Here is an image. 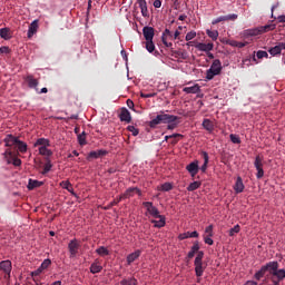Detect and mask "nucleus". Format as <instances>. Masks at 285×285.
<instances>
[{
  "label": "nucleus",
  "instance_id": "obj_1",
  "mask_svg": "<svg viewBox=\"0 0 285 285\" xmlns=\"http://www.w3.org/2000/svg\"><path fill=\"white\" fill-rule=\"evenodd\" d=\"M178 119H179V117H177V116L161 112L160 115H157L156 118L150 120L149 126L151 128H157V126H159V124H168L167 129L175 130V128L177 127Z\"/></svg>",
  "mask_w": 285,
  "mask_h": 285
},
{
  "label": "nucleus",
  "instance_id": "obj_2",
  "mask_svg": "<svg viewBox=\"0 0 285 285\" xmlns=\"http://www.w3.org/2000/svg\"><path fill=\"white\" fill-rule=\"evenodd\" d=\"M263 266L269 273L271 277L276 276L279 279H285V269H279V263L277 261L268 262Z\"/></svg>",
  "mask_w": 285,
  "mask_h": 285
},
{
  "label": "nucleus",
  "instance_id": "obj_3",
  "mask_svg": "<svg viewBox=\"0 0 285 285\" xmlns=\"http://www.w3.org/2000/svg\"><path fill=\"white\" fill-rule=\"evenodd\" d=\"M222 60L220 59H215L212 62L210 68L206 71V77L205 79H207V81H213V79H215V77H217V75H222Z\"/></svg>",
  "mask_w": 285,
  "mask_h": 285
},
{
  "label": "nucleus",
  "instance_id": "obj_4",
  "mask_svg": "<svg viewBox=\"0 0 285 285\" xmlns=\"http://www.w3.org/2000/svg\"><path fill=\"white\" fill-rule=\"evenodd\" d=\"M275 30V24H265L254 29H247L244 31L245 37H257L258 35H264L265 32H271Z\"/></svg>",
  "mask_w": 285,
  "mask_h": 285
},
{
  "label": "nucleus",
  "instance_id": "obj_5",
  "mask_svg": "<svg viewBox=\"0 0 285 285\" xmlns=\"http://www.w3.org/2000/svg\"><path fill=\"white\" fill-rule=\"evenodd\" d=\"M196 277H202L206 267L204 266V252H198L194 261Z\"/></svg>",
  "mask_w": 285,
  "mask_h": 285
},
{
  "label": "nucleus",
  "instance_id": "obj_6",
  "mask_svg": "<svg viewBox=\"0 0 285 285\" xmlns=\"http://www.w3.org/2000/svg\"><path fill=\"white\" fill-rule=\"evenodd\" d=\"M254 166L257 170V174H256L257 179H262V177H264V159L259 156H256Z\"/></svg>",
  "mask_w": 285,
  "mask_h": 285
},
{
  "label": "nucleus",
  "instance_id": "obj_7",
  "mask_svg": "<svg viewBox=\"0 0 285 285\" xmlns=\"http://www.w3.org/2000/svg\"><path fill=\"white\" fill-rule=\"evenodd\" d=\"M142 206L145 208H147V213H149V215L151 217H154V219L160 216L159 209H157V207H155L153 202H145V203H142Z\"/></svg>",
  "mask_w": 285,
  "mask_h": 285
},
{
  "label": "nucleus",
  "instance_id": "obj_8",
  "mask_svg": "<svg viewBox=\"0 0 285 285\" xmlns=\"http://www.w3.org/2000/svg\"><path fill=\"white\" fill-rule=\"evenodd\" d=\"M80 247H81V245L79 244V242H77V239L70 240L68 244L70 257H77V253H79Z\"/></svg>",
  "mask_w": 285,
  "mask_h": 285
},
{
  "label": "nucleus",
  "instance_id": "obj_9",
  "mask_svg": "<svg viewBox=\"0 0 285 285\" xmlns=\"http://www.w3.org/2000/svg\"><path fill=\"white\" fill-rule=\"evenodd\" d=\"M7 148H17V144H19V138L14 137L12 134H8L3 139Z\"/></svg>",
  "mask_w": 285,
  "mask_h": 285
},
{
  "label": "nucleus",
  "instance_id": "obj_10",
  "mask_svg": "<svg viewBox=\"0 0 285 285\" xmlns=\"http://www.w3.org/2000/svg\"><path fill=\"white\" fill-rule=\"evenodd\" d=\"M237 14L236 13H230V14H227V16H220L216 19H214L212 21L213 26H217V23H222V21H236L237 19Z\"/></svg>",
  "mask_w": 285,
  "mask_h": 285
},
{
  "label": "nucleus",
  "instance_id": "obj_11",
  "mask_svg": "<svg viewBox=\"0 0 285 285\" xmlns=\"http://www.w3.org/2000/svg\"><path fill=\"white\" fill-rule=\"evenodd\" d=\"M0 271L4 273L6 277H10V273H12V262L10 261L0 262Z\"/></svg>",
  "mask_w": 285,
  "mask_h": 285
},
{
  "label": "nucleus",
  "instance_id": "obj_12",
  "mask_svg": "<svg viewBox=\"0 0 285 285\" xmlns=\"http://www.w3.org/2000/svg\"><path fill=\"white\" fill-rule=\"evenodd\" d=\"M120 121H125L126 124H130L132 121V116L130 115V111L126 108L122 107L120 109V114L118 115Z\"/></svg>",
  "mask_w": 285,
  "mask_h": 285
},
{
  "label": "nucleus",
  "instance_id": "obj_13",
  "mask_svg": "<svg viewBox=\"0 0 285 285\" xmlns=\"http://www.w3.org/2000/svg\"><path fill=\"white\" fill-rule=\"evenodd\" d=\"M39 30V20H33L28 29V33L27 37L28 39H32V37H35V35H37V31Z\"/></svg>",
  "mask_w": 285,
  "mask_h": 285
},
{
  "label": "nucleus",
  "instance_id": "obj_14",
  "mask_svg": "<svg viewBox=\"0 0 285 285\" xmlns=\"http://www.w3.org/2000/svg\"><path fill=\"white\" fill-rule=\"evenodd\" d=\"M195 48L200 52H210V50L215 48V45L213 42H208V43L198 42L197 45H195Z\"/></svg>",
  "mask_w": 285,
  "mask_h": 285
},
{
  "label": "nucleus",
  "instance_id": "obj_15",
  "mask_svg": "<svg viewBox=\"0 0 285 285\" xmlns=\"http://www.w3.org/2000/svg\"><path fill=\"white\" fill-rule=\"evenodd\" d=\"M142 35H144L146 41H153V39L155 38V28L144 27Z\"/></svg>",
  "mask_w": 285,
  "mask_h": 285
},
{
  "label": "nucleus",
  "instance_id": "obj_16",
  "mask_svg": "<svg viewBox=\"0 0 285 285\" xmlns=\"http://www.w3.org/2000/svg\"><path fill=\"white\" fill-rule=\"evenodd\" d=\"M26 81L29 86V88H35L36 92H39V80L35 79L32 75H29L26 77Z\"/></svg>",
  "mask_w": 285,
  "mask_h": 285
},
{
  "label": "nucleus",
  "instance_id": "obj_17",
  "mask_svg": "<svg viewBox=\"0 0 285 285\" xmlns=\"http://www.w3.org/2000/svg\"><path fill=\"white\" fill-rule=\"evenodd\" d=\"M106 155H108L107 150H104V149L94 150L89 153L88 159H99V157H106Z\"/></svg>",
  "mask_w": 285,
  "mask_h": 285
},
{
  "label": "nucleus",
  "instance_id": "obj_18",
  "mask_svg": "<svg viewBox=\"0 0 285 285\" xmlns=\"http://www.w3.org/2000/svg\"><path fill=\"white\" fill-rule=\"evenodd\" d=\"M199 253H202V250H199V242H195L187 254V259H193V257H195V255H198Z\"/></svg>",
  "mask_w": 285,
  "mask_h": 285
},
{
  "label": "nucleus",
  "instance_id": "obj_19",
  "mask_svg": "<svg viewBox=\"0 0 285 285\" xmlns=\"http://www.w3.org/2000/svg\"><path fill=\"white\" fill-rule=\"evenodd\" d=\"M244 180L240 176L237 177L236 183L234 185V190L236 195H239V193H244Z\"/></svg>",
  "mask_w": 285,
  "mask_h": 285
},
{
  "label": "nucleus",
  "instance_id": "obj_20",
  "mask_svg": "<svg viewBox=\"0 0 285 285\" xmlns=\"http://www.w3.org/2000/svg\"><path fill=\"white\" fill-rule=\"evenodd\" d=\"M156 219H159V220H155V219L151 220V224H154L155 228H164V226H166V216L160 215V216H157Z\"/></svg>",
  "mask_w": 285,
  "mask_h": 285
},
{
  "label": "nucleus",
  "instance_id": "obj_21",
  "mask_svg": "<svg viewBox=\"0 0 285 285\" xmlns=\"http://www.w3.org/2000/svg\"><path fill=\"white\" fill-rule=\"evenodd\" d=\"M186 170H188L191 177H195V175L199 173V165L197 164V161L190 163L189 165H187Z\"/></svg>",
  "mask_w": 285,
  "mask_h": 285
},
{
  "label": "nucleus",
  "instance_id": "obj_22",
  "mask_svg": "<svg viewBox=\"0 0 285 285\" xmlns=\"http://www.w3.org/2000/svg\"><path fill=\"white\" fill-rule=\"evenodd\" d=\"M203 128L207 130V132H213L215 130V122H213L210 119L205 118L202 124Z\"/></svg>",
  "mask_w": 285,
  "mask_h": 285
},
{
  "label": "nucleus",
  "instance_id": "obj_23",
  "mask_svg": "<svg viewBox=\"0 0 285 285\" xmlns=\"http://www.w3.org/2000/svg\"><path fill=\"white\" fill-rule=\"evenodd\" d=\"M141 256V250L137 249L134 253L129 254L127 256V264L128 266H130V264H132V262H136V259H139V257Z\"/></svg>",
  "mask_w": 285,
  "mask_h": 285
},
{
  "label": "nucleus",
  "instance_id": "obj_24",
  "mask_svg": "<svg viewBox=\"0 0 285 285\" xmlns=\"http://www.w3.org/2000/svg\"><path fill=\"white\" fill-rule=\"evenodd\" d=\"M60 186L65 188V190H68L73 197H77V194L75 193V188H72V184L68 180H63L60 183Z\"/></svg>",
  "mask_w": 285,
  "mask_h": 285
},
{
  "label": "nucleus",
  "instance_id": "obj_25",
  "mask_svg": "<svg viewBox=\"0 0 285 285\" xmlns=\"http://www.w3.org/2000/svg\"><path fill=\"white\" fill-rule=\"evenodd\" d=\"M197 238L199 237V233L197 232H186V233H183V234H179L178 236V239L184 240V239H188V238Z\"/></svg>",
  "mask_w": 285,
  "mask_h": 285
},
{
  "label": "nucleus",
  "instance_id": "obj_26",
  "mask_svg": "<svg viewBox=\"0 0 285 285\" xmlns=\"http://www.w3.org/2000/svg\"><path fill=\"white\" fill-rule=\"evenodd\" d=\"M200 90V87L196 83L191 87H185L183 89V92H186L187 95H197V92H199Z\"/></svg>",
  "mask_w": 285,
  "mask_h": 285
},
{
  "label": "nucleus",
  "instance_id": "obj_27",
  "mask_svg": "<svg viewBox=\"0 0 285 285\" xmlns=\"http://www.w3.org/2000/svg\"><path fill=\"white\" fill-rule=\"evenodd\" d=\"M33 146L35 148H37V146H40V148H49L50 140L48 138H38Z\"/></svg>",
  "mask_w": 285,
  "mask_h": 285
},
{
  "label": "nucleus",
  "instance_id": "obj_28",
  "mask_svg": "<svg viewBox=\"0 0 285 285\" xmlns=\"http://www.w3.org/2000/svg\"><path fill=\"white\" fill-rule=\"evenodd\" d=\"M138 4L142 17H148V4L146 3V0H138Z\"/></svg>",
  "mask_w": 285,
  "mask_h": 285
},
{
  "label": "nucleus",
  "instance_id": "obj_29",
  "mask_svg": "<svg viewBox=\"0 0 285 285\" xmlns=\"http://www.w3.org/2000/svg\"><path fill=\"white\" fill-rule=\"evenodd\" d=\"M134 196H135V187H130L122 195L119 196V202H121V199H129V197H134Z\"/></svg>",
  "mask_w": 285,
  "mask_h": 285
},
{
  "label": "nucleus",
  "instance_id": "obj_30",
  "mask_svg": "<svg viewBox=\"0 0 285 285\" xmlns=\"http://www.w3.org/2000/svg\"><path fill=\"white\" fill-rule=\"evenodd\" d=\"M41 186H43V181L29 179V183H28L29 190H35V188H41Z\"/></svg>",
  "mask_w": 285,
  "mask_h": 285
},
{
  "label": "nucleus",
  "instance_id": "obj_31",
  "mask_svg": "<svg viewBox=\"0 0 285 285\" xmlns=\"http://www.w3.org/2000/svg\"><path fill=\"white\" fill-rule=\"evenodd\" d=\"M202 157L204 159V164L200 167V170L202 173H206V170L208 169V160H209L208 153L202 151Z\"/></svg>",
  "mask_w": 285,
  "mask_h": 285
},
{
  "label": "nucleus",
  "instance_id": "obj_32",
  "mask_svg": "<svg viewBox=\"0 0 285 285\" xmlns=\"http://www.w3.org/2000/svg\"><path fill=\"white\" fill-rule=\"evenodd\" d=\"M0 37L1 39H4V41L12 39V36L10 35V28L0 29Z\"/></svg>",
  "mask_w": 285,
  "mask_h": 285
},
{
  "label": "nucleus",
  "instance_id": "obj_33",
  "mask_svg": "<svg viewBox=\"0 0 285 285\" xmlns=\"http://www.w3.org/2000/svg\"><path fill=\"white\" fill-rule=\"evenodd\" d=\"M101 271H104V267L99 265L97 262L91 264L90 273H92V275H97V273H101Z\"/></svg>",
  "mask_w": 285,
  "mask_h": 285
},
{
  "label": "nucleus",
  "instance_id": "obj_34",
  "mask_svg": "<svg viewBox=\"0 0 285 285\" xmlns=\"http://www.w3.org/2000/svg\"><path fill=\"white\" fill-rule=\"evenodd\" d=\"M206 33H207V37H209V39H213V41H217V38L219 37V31L217 30L207 29Z\"/></svg>",
  "mask_w": 285,
  "mask_h": 285
},
{
  "label": "nucleus",
  "instance_id": "obj_35",
  "mask_svg": "<svg viewBox=\"0 0 285 285\" xmlns=\"http://www.w3.org/2000/svg\"><path fill=\"white\" fill-rule=\"evenodd\" d=\"M16 148H18L19 153H28V144H26L21 140H18Z\"/></svg>",
  "mask_w": 285,
  "mask_h": 285
},
{
  "label": "nucleus",
  "instance_id": "obj_36",
  "mask_svg": "<svg viewBox=\"0 0 285 285\" xmlns=\"http://www.w3.org/2000/svg\"><path fill=\"white\" fill-rule=\"evenodd\" d=\"M39 155H42V157H52V150L48 149V147H39Z\"/></svg>",
  "mask_w": 285,
  "mask_h": 285
},
{
  "label": "nucleus",
  "instance_id": "obj_37",
  "mask_svg": "<svg viewBox=\"0 0 285 285\" xmlns=\"http://www.w3.org/2000/svg\"><path fill=\"white\" fill-rule=\"evenodd\" d=\"M266 273H267L266 267H264V265H263L261 267V269L255 273L254 277H255V279H257V282H259V279H262V277H264L266 275Z\"/></svg>",
  "mask_w": 285,
  "mask_h": 285
},
{
  "label": "nucleus",
  "instance_id": "obj_38",
  "mask_svg": "<svg viewBox=\"0 0 285 285\" xmlns=\"http://www.w3.org/2000/svg\"><path fill=\"white\" fill-rule=\"evenodd\" d=\"M97 255H100V257H106L107 255H110V252L108 248L100 246L96 249Z\"/></svg>",
  "mask_w": 285,
  "mask_h": 285
},
{
  "label": "nucleus",
  "instance_id": "obj_39",
  "mask_svg": "<svg viewBox=\"0 0 285 285\" xmlns=\"http://www.w3.org/2000/svg\"><path fill=\"white\" fill-rule=\"evenodd\" d=\"M120 285H137V279L135 277L125 278L120 281Z\"/></svg>",
  "mask_w": 285,
  "mask_h": 285
},
{
  "label": "nucleus",
  "instance_id": "obj_40",
  "mask_svg": "<svg viewBox=\"0 0 285 285\" xmlns=\"http://www.w3.org/2000/svg\"><path fill=\"white\" fill-rule=\"evenodd\" d=\"M269 55H272V57H277V55H282V51L279 50L278 45H276L275 47H272L268 49Z\"/></svg>",
  "mask_w": 285,
  "mask_h": 285
},
{
  "label": "nucleus",
  "instance_id": "obj_41",
  "mask_svg": "<svg viewBox=\"0 0 285 285\" xmlns=\"http://www.w3.org/2000/svg\"><path fill=\"white\" fill-rule=\"evenodd\" d=\"M199 186H202V183H199V181L190 183L189 186L187 187V190L189 193H193L194 190H197V188H199Z\"/></svg>",
  "mask_w": 285,
  "mask_h": 285
},
{
  "label": "nucleus",
  "instance_id": "obj_42",
  "mask_svg": "<svg viewBox=\"0 0 285 285\" xmlns=\"http://www.w3.org/2000/svg\"><path fill=\"white\" fill-rule=\"evenodd\" d=\"M242 230V227L239 225H235L233 228L229 229V237H234Z\"/></svg>",
  "mask_w": 285,
  "mask_h": 285
},
{
  "label": "nucleus",
  "instance_id": "obj_43",
  "mask_svg": "<svg viewBox=\"0 0 285 285\" xmlns=\"http://www.w3.org/2000/svg\"><path fill=\"white\" fill-rule=\"evenodd\" d=\"M146 50H148V52H155V43L153 40H146Z\"/></svg>",
  "mask_w": 285,
  "mask_h": 285
},
{
  "label": "nucleus",
  "instance_id": "obj_44",
  "mask_svg": "<svg viewBox=\"0 0 285 285\" xmlns=\"http://www.w3.org/2000/svg\"><path fill=\"white\" fill-rule=\"evenodd\" d=\"M3 155H4V159H7L8 164H12V160H10V159H12V150L11 149H7L3 153Z\"/></svg>",
  "mask_w": 285,
  "mask_h": 285
},
{
  "label": "nucleus",
  "instance_id": "obj_45",
  "mask_svg": "<svg viewBox=\"0 0 285 285\" xmlns=\"http://www.w3.org/2000/svg\"><path fill=\"white\" fill-rule=\"evenodd\" d=\"M78 142L80 146H86V131H82V134L78 135Z\"/></svg>",
  "mask_w": 285,
  "mask_h": 285
},
{
  "label": "nucleus",
  "instance_id": "obj_46",
  "mask_svg": "<svg viewBox=\"0 0 285 285\" xmlns=\"http://www.w3.org/2000/svg\"><path fill=\"white\" fill-rule=\"evenodd\" d=\"M140 97L142 99H150L153 97H157V92H148V94H146V92L141 91L140 92Z\"/></svg>",
  "mask_w": 285,
  "mask_h": 285
},
{
  "label": "nucleus",
  "instance_id": "obj_47",
  "mask_svg": "<svg viewBox=\"0 0 285 285\" xmlns=\"http://www.w3.org/2000/svg\"><path fill=\"white\" fill-rule=\"evenodd\" d=\"M51 264H52V261H50V258H47V259H45V261L41 263L40 268H41L42 271H46Z\"/></svg>",
  "mask_w": 285,
  "mask_h": 285
},
{
  "label": "nucleus",
  "instance_id": "obj_48",
  "mask_svg": "<svg viewBox=\"0 0 285 285\" xmlns=\"http://www.w3.org/2000/svg\"><path fill=\"white\" fill-rule=\"evenodd\" d=\"M229 139L232 144H242V139L239 138V136L235 134L229 135Z\"/></svg>",
  "mask_w": 285,
  "mask_h": 285
},
{
  "label": "nucleus",
  "instance_id": "obj_49",
  "mask_svg": "<svg viewBox=\"0 0 285 285\" xmlns=\"http://www.w3.org/2000/svg\"><path fill=\"white\" fill-rule=\"evenodd\" d=\"M171 188H173V184L165 183L161 185L160 190H163L164 193H168V191H170Z\"/></svg>",
  "mask_w": 285,
  "mask_h": 285
},
{
  "label": "nucleus",
  "instance_id": "obj_50",
  "mask_svg": "<svg viewBox=\"0 0 285 285\" xmlns=\"http://www.w3.org/2000/svg\"><path fill=\"white\" fill-rule=\"evenodd\" d=\"M127 130L131 132L134 137H137V135H139V129H137L135 126H128Z\"/></svg>",
  "mask_w": 285,
  "mask_h": 285
},
{
  "label": "nucleus",
  "instance_id": "obj_51",
  "mask_svg": "<svg viewBox=\"0 0 285 285\" xmlns=\"http://www.w3.org/2000/svg\"><path fill=\"white\" fill-rule=\"evenodd\" d=\"M197 37V32L195 31H189L186 37H185V40L187 41H193V39H195Z\"/></svg>",
  "mask_w": 285,
  "mask_h": 285
},
{
  "label": "nucleus",
  "instance_id": "obj_52",
  "mask_svg": "<svg viewBox=\"0 0 285 285\" xmlns=\"http://www.w3.org/2000/svg\"><path fill=\"white\" fill-rule=\"evenodd\" d=\"M256 56H257V59H264V58L268 59V52L266 51L259 50L257 51Z\"/></svg>",
  "mask_w": 285,
  "mask_h": 285
},
{
  "label": "nucleus",
  "instance_id": "obj_53",
  "mask_svg": "<svg viewBox=\"0 0 285 285\" xmlns=\"http://www.w3.org/2000/svg\"><path fill=\"white\" fill-rule=\"evenodd\" d=\"M177 137L184 138V135H181V134H173L170 136H165V141H168L169 139H177Z\"/></svg>",
  "mask_w": 285,
  "mask_h": 285
},
{
  "label": "nucleus",
  "instance_id": "obj_54",
  "mask_svg": "<svg viewBox=\"0 0 285 285\" xmlns=\"http://www.w3.org/2000/svg\"><path fill=\"white\" fill-rule=\"evenodd\" d=\"M271 281L274 285H279V282L284 281V278H279V276H271Z\"/></svg>",
  "mask_w": 285,
  "mask_h": 285
},
{
  "label": "nucleus",
  "instance_id": "obj_55",
  "mask_svg": "<svg viewBox=\"0 0 285 285\" xmlns=\"http://www.w3.org/2000/svg\"><path fill=\"white\" fill-rule=\"evenodd\" d=\"M51 168H52V164L47 163L43 167L42 175L50 173Z\"/></svg>",
  "mask_w": 285,
  "mask_h": 285
},
{
  "label": "nucleus",
  "instance_id": "obj_56",
  "mask_svg": "<svg viewBox=\"0 0 285 285\" xmlns=\"http://www.w3.org/2000/svg\"><path fill=\"white\" fill-rule=\"evenodd\" d=\"M0 55H10V47H0Z\"/></svg>",
  "mask_w": 285,
  "mask_h": 285
},
{
  "label": "nucleus",
  "instance_id": "obj_57",
  "mask_svg": "<svg viewBox=\"0 0 285 285\" xmlns=\"http://www.w3.org/2000/svg\"><path fill=\"white\" fill-rule=\"evenodd\" d=\"M210 237L213 236H204V242L205 244H208V246H213V244H215V242Z\"/></svg>",
  "mask_w": 285,
  "mask_h": 285
},
{
  "label": "nucleus",
  "instance_id": "obj_58",
  "mask_svg": "<svg viewBox=\"0 0 285 285\" xmlns=\"http://www.w3.org/2000/svg\"><path fill=\"white\" fill-rule=\"evenodd\" d=\"M119 202L121 200H119V197H118L116 200L111 202L107 207H105V210H110V208H112V206H117Z\"/></svg>",
  "mask_w": 285,
  "mask_h": 285
},
{
  "label": "nucleus",
  "instance_id": "obj_59",
  "mask_svg": "<svg viewBox=\"0 0 285 285\" xmlns=\"http://www.w3.org/2000/svg\"><path fill=\"white\" fill-rule=\"evenodd\" d=\"M207 237H213V225H209L205 228Z\"/></svg>",
  "mask_w": 285,
  "mask_h": 285
},
{
  "label": "nucleus",
  "instance_id": "obj_60",
  "mask_svg": "<svg viewBox=\"0 0 285 285\" xmlns=\"http://www.w3.org/2000/svg\"><path fill=\"white\" fill-rule=\"evenodd\" d=\"M42 273H43V269L41 267H39L37 271L32 272L31 275H32V277H37Z\"/></svg>",
  "mask_w": 285,
  "mask_h": 285
},
{
  "label": "nucleus",
  "instance_id": "obj_61",
  "mask_svg": "<svg viewBox=\"0 0 285 285\" xmlns=\"http://www.w3.org/2000/svg\"><path fill=\"white\" fill-rule=\"evenodd\" d=\"M12 164H13L14 166H21V159L17 158V157H13V158H12Z\"/></svg>",
  "mask_w": 285,
  "mask_h": 285
},
{
  "label": "nucleus",
  "instance_id": "obj_62",
  "mask_svg": "<svg viewBox=\"0 0 285 285\" xmlns=\"http://www.w3.org/2000/svg\"><path fill=\"white\" fill-rule=\"evenodd\" d=\"M154 8H161V0H155Z\"/></svg>",
  "mask_w": 285,
  "mask_h": 285
},
{
  "label": "nucleus",
  "instance_id": "obj_63",
  "mask_svg": "<svg viewBox=\"0 0 285 285\" xmlns=\"http://www.w3.org/2000/svg\"><path fill=\"white\" fill-rule=\"evenodd\" d=\"M277 46H278L281 52H282V50H285V42H278Z\"/></svg>",
  "mask_w": 285,
  "mask_h": 285
},
{
  "label": "nucleus",
  "instance_id": "obj_64",
  "mask_svg": "<svg viewBox=\"0 0 285 285\" xmlns=\"http://www.w3.org/2000/svg\"><path fill=\"white\" fill-rule=\"evenodd\" d=\"M244 285H257L255 281H247Z\"/></svg>",
  "mask_w": 285,
  "mask_h": 285
}]
</instances>
